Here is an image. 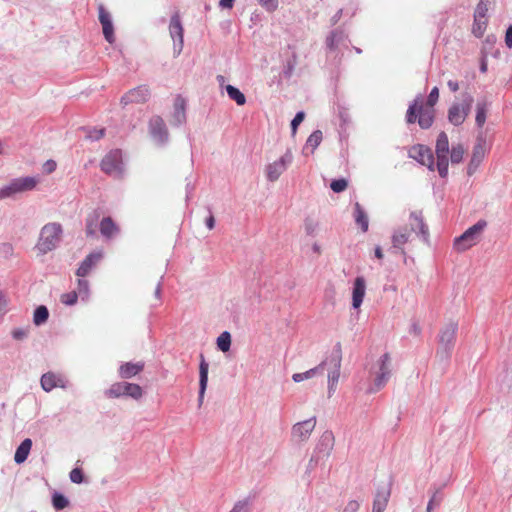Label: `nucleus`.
<instances>
[{
    "label": "nucleus",
    "mask_w": 512,
    "mask_h": 512,
    "mask_svg": "<svg viewBox=\"0 0 512 512\" xmlns=\"http://www.w3.org/2000/svg\"><path fill=\"white\" fill-rule=\"evenodd\" d=\"M409 224L410 229L400 227L395 230L392 235V248L394 250H400L401 254H404L403 246L409 241L411 232H418L425 242L428 241V226L425 224L420 211H412L410 213Z\"/></svg>",
    "instance_id": "obj_1"
},
{
    "label": "nucleus",
    "mask_w": 512,
    "mask_h": 512,
    "mask_svg": "<svg viewBox=\"0 0 512 512\" xmlns=\"http://www.w3.org/2000/svg\"><path fill=\"white\" fill-rule=\"evenodd\" d=\"M63 229L60 223L51 222L45 224L41 230L35 245V250L39 255H45L55 250L61 243Z\"/></svg>",
    "instance_id": "obj_2"
},
{
    "label": "nucleus",
    "mask_w": 512,
    "mask_h": 512,
    "mask_svg": "<svg viewBox=\"0 0 512 512\" xmlns=\"http://www.w3.org/2000/svg\"><path fill=\"white\" fill-rule=\"evenodd\" d=\"M458 325L455 322L446 324L438 335V348L436 357L441 361H448L455 346Z\"/></svg>",
    "instance_id": "obj_3"
},
{
    "label": "nucleus",
    "mask_w": 512,
    "mask_h": 512,
    "mask_svg": "<svg viewBox=\"0 0 512 512\" xmlns=\"http://www.w3.org/2000/svg\"><path fill=\"white\" fill-rule=\"evenodd\" d=\"M406 121L413 124L416 121L422 129H428L434 122L433 108L424 107L421 103V97L418 96L408 107Z\"/></svg>",
    "instance_id": "obj_4"
},
{
    "label": "nucleus",
    "mask_w": 512,
    "mask_h": 512,
    "mask_svg": "<svg viewBox=\"0 0 512 512\" xmlns=\"http://www.w3.org/2000/svg\"><path fill=\"white\" fill-rule=\"evenodd\" d=\"M341 360V345L340 343H337L331 355L324 360L328 362V365L326 366L328 371V397H331L336 391V386L340 377Z\"/></svg>",
    "instance_id": "obj_5"
},
{
    "label": "nucleus",
    "mask_w": 512,
    "mask_h": 512,
    "mask_svg": "<svg viewBox=\"0 0 512 512\" xmlns=\"http://www.w3.org/2000/svg\"><path fill=\"white\" fill-rule=\"evenodd\" d=\"M487 223L484 220H479L477 223L469 227L463 234L454 240V248L459 251H465L475 245Z\"/></svg>",
    "instance_id": "obj_6"
},
{
    "label": "nucleus",
    "mask_w": 512,
    "mask_h": 512,
    "mask_svg": "<svg viewBox=\"0 0 512 512\" xmlns=\"http://www.w3.org/2000/svg\"><path fill=\"white\" fill-rule=\"evenodd\" d=\"M377 370L374 372L375 378L373 385L368 389L369 393H375L381 390L391 376V363L388 353L383 354L376 363Z\"/></svg>",
    "instance_id": "obj_7"
},
{
    "label": "nucleus",
    "mask_w": 512,
    "mask_h": 512,
    "mask_svg": "<svg viewBox=\"0 0 512 512\" xmlns=\"http://www.w3.org/2000/svg\"><path fill=\"white\" fill-rule=\"evenodd\" d=\"M37 179L34 177L15 178L8 185L0 188V200L12 197L17 193L35 188Z\"/></svg>",
    "instance_id": "obj_8"
},
{
    "label": "nucleus",
    "mask_w": 512,
    "mask_h": 512,
    "mask_svg": "<svg viewBox=\"0 0 512 512\" xmlns=\"http://www.w3.org/2000/svg\"><path fill=\"white\" fill-rule=\"evenodd\" d=\"M101 170L107 175L120 178L123 174L122 153L119 149L111 150L101 161Z\"/></svg>",
    "instance_id": "obj_9"
},
{
    "label": "nucleus",
    "mask_w": 512,
    "mask_h": 512,
    "mask_svg": "<svg viewBox=\"0 0 512 512\" xmlns=\"http://www.w3.org/2000/svg\"><path fill=\"white\" fill-rule=\"evenodd\" d=\"M109 398H119L121 396H129L135 400L142 397V388L135 383L118 382L111 385V387L105 392Z\"/></svg>",
    "instance_id": "obj_10"
},
{
    "label": "nucleus",
    "mask_w": 512,
    "mask_h": 512,
    "mask_svg": "<svg viewBox=\"0 0 512 512\" xmlns=\"http://www.w3.org/2000/svg\"><path fill=\"white\" fill-rule=\"evenodd\" d=\"M293 161V154L287 150L278 160L270 163L265 168L266 178L270 182H275L287 170Z\"/></svg>",
    "instance_id": "obj_11"
},
{
    "label": "nucleus",
    "mask_w": 512,
    "mask_h": 512,
    "mask_svg": "<svg viewBox=\"0 0 512 512\" xmlns=\"http://www.w3.org/2000/svg\"><path fill=\"white\" fill-rule=\"evenodd\" d=\"M148 129L151 138L157 145L164 146L168 143V129L164 120L160 116H153L149 120Z\"/></svg>",
    "instance_id": "obj_12"
},
{
    "label": "nucleus",
    "mask_w": 512,
    "mask_h": 512,
    "mask_svg": "<svg viewBox=\"0 0 512 512\" xmlns=\"http://www.w3.org/2000/svg\"><path fill=\"white\" fill-rule=\"evenodd\" d=\"M486 152V138L481 132L478 134L476 138V143L473 147L472 156L467 167V174L469 176L473 175L476 172V170L484 160Z\"/></svg>",
    "instance_id": "obj_13"
},
{
    "label": "nucleus",
    "mask_w": 512,
    "mask_h": 512,
    "mask_svg": "<svg viewBox=\"0 0 512 512\" xmlns=\"http://www.w3.org/2000/svg\"><path fill=\"white\" fill-rule=\"evenodd\" d=\"M169 33L173 40L174 56H179L184 45V29L178 13L172 15L169 23Z\"/></svg>",
    "instance_id": "obj_14"
},
{
    "label": "nucleus",
    "mask_w": 512,
    "mask_h": 512,
    "mask_svg": "<svg viewBox=\"0 0 512 512\" xmlns=\"http://www.w3.org/2000/svg\"><path fill=\"white\" fill-rule=\"evenodd\" d=\"M315 426V417L294 424L291 429L292 438L297 441H307Z\"/></svg>",
    "instance_id": "obj_15"
},
{
    "label": "nucleus",
    "mask_w": 512,
    "mask_h": 512,
    "mask_svg": "<svg viewBox=\"0 0 512 512\" xmlns=\"http://www.w3.org/2000/svg\"><path fill=\"white\" fill-rule=\"evenodd\" d=\"M409 156L420 164L427 166L429 170H434V157L430 148L424 145L413 146L409 152Z\"/></svg>",
    "instance_id": "obj_16"
},
{
    "label": "nucleus",
    "mask_w": 512,
    "mask_h": 512,
    "mask_svg": "<svg viewBox=\"0 0 512 512\" xmlns=\"http://www.w3.org/2000/svg\"><path fill=\"white\" fill-rule=\"evenodd\" d=\"M391 495V482H386L377 487L372 512H384Z\"/></svg>",
    "instance_id": "obj_17"
},
{
    "label": "nucleus",
    "mask_w": 512,
    "mask_h": 512,
    "mask_svg": "<svg viewBox=\"0 0 512 512\" xmlns=\"http://www.w3.org/2000/svg\"><path fill=\"white\" fill-rule=\"evenodd\" d=\"M150 97V91L146 85H140L131 89L121 98V103L126 106L130 103H144Z\"/></svg>",
    "instance_id": "obj_18"
},
{
    "label": "nucleus",
    "mask_w": 512,
    "mask_h": 512,
    "mask_svg": "<svg viewBox=\"0 0 512 512\" xmlns=\"http://www.w3.org/2000/svg\"><path fill=\"white\" fill-rule=\"evenodd\" d=\"M334 446V435L331 431H325L316 445L314 455L321 458L329 457Z\"/></svg>",
    "instance_id": "obj_19"
},
{
    "label": "nucleus",
    "mask_w": 512,
    "mask_h": 512,
    "mask_svg": "<svg viewBox=\"0 0 512 512\" xmlns=\"http://www.w3.org/2000/svg\"><path fill=\"white\" fill-rule=\"evenodd\" d=\"M99 12V21L102 25L104 38L109 42L113 43L115 41L114 36V27L110 13L100 5L98 8Z\"/></svg>",
    "instance_id": "obj_20"
},
{
    "label": "nucleus",
    "mask_w": 512,
    "mask_h": 512,
    "mask_svg": "<svg viewBox=\"0 0 512 512\" xmlns=\"http://www.w3.org/2000/svg\"><path fill=\"white\" fill-rule=\"evenodd\" d=\"M186 122V100L178 95L174 100L171 125L180 126Z\"/></svg>",
    "instance_id": "obj_21"
},
{
    "label": "nucleus",
    "mask_w": 512,
    "mask_h": 512,
    "mask_svg": "<svg viewBox=\"0 0 512 512\" xmlns=\"http://www.w3.org/2000/svg\"><path fill=\"white\" fill-rule=\"evenodd\" d=\"M102 257L103 254L100 251L87 255L78 267L76 275L80 278L87 276L90 271L100 262Z\"/></svg>",
    "instance_id": "obj_22"
},
{
    "label": "nucleus",
    "mask_w": 512,
    "mask_h": 512,
    "mask_svg": "<svg viewBox=\"0 0 512 512\" xmlns=\"http://www.w3.org/2000/svg\"><path fill=\"white\" fill-rule=\"evenodd\" d=\"M347 34L342 28H336L330 32V34L326 37V48L329 51L337 50L340 45H344L347 40Z\"/></svg>",
    "instance_id": "obj_23"
},
{
    "label": "nucleus",
    "mask_w": 512,
    "mask_h": 512,
    "mask_svg": "<svg viewBox=\"0 0 512 512\" xmlns=\"http://www.w3.org/2000/svg\"><path fill=\"white\" fill-rule=\"evenodd\" d=\"M201 361L199 365V395H198V404L202 405L204 400L205 391L208 383V371L209 364L205 361L204 356L201 354Z\"/></svg>",
    "instance_id": "obj_24"
},
{
    "label": "nucleus",
    "mask_w": 512,
    "mask_h": 512,
    "mask_svg": "<svg viewBox=\"0 0 512 512\" xmlns=\"http://www.w3.org/2000/svg\"><path fill=\"white\" fill-rule=\"evenodd\" d=\"M366 291V282L364 277L358 276L354 280L353 290H352V306L354 309H357L361 306Z\"/></svg>",
    "instance_id": "obj_25"
},
{
    "label": "nucleus",
    "mask_w": 512,
    "mask_h": 512,
    "mask_svg": "<svg viewBox=\"0 0 512 512\" xmlns=\"http://www.w3.org/2000/svg\"><path fill=\"white\" fill-rule=\"evenodd\" d=\"M327 365H328V362L323 360L318 366H316L312 369H309L302 373L293 374L292 379L294 382L299 383L304 380L310 379L314 376L322 375L324 373V371L326 370Z\"/></svg>",
    "instance_id": "obj_26"
},
{
    "label": "nucleus",
    "mask_w": 512,
    "mask_h": 512,
    "mask_svg": "<svg viewBox=\"0 0 512 512\" xmlns=\"http://www.w3.org/2000/svg\"><path fill=\"white\" fill-rule=\"evenodd\" d=\"M144 368L143 362H127L120 366L119 375L123 379H129L140 373Z\"/></svg>",
    "instance_id": "obj_27"
},
{
    "label": "nucleus",
    "mask_w": 512,
    "mask_h": 512,
    "mask_svg": "<svg viewBox=\"0 0 512 512\" xmlns=\"http://www.w3.org/2000/svg\"><path fill=\"white\" fill-rule=\"evenodd\" d=\"M100 232L103 237L110 239L119 233L118 226L111 217H104L99 225Z\"/></svg>",
    "instance_id": "obj_28"
},
{
    "label": "nucleus",
    "mask_w": 512,
    "mask_h": 512,
    "mask_svg": "<svg viewBox=\"0 0 512 512\" xmlns=\"http://www.w3.org/2000/svg\"><path fill=\"white\" fill-rule=\"evenodd\" d=\"M31 447H32V440L30 438L24 439L15 451L14 461L17 464H21V463L25 462L29 455Z\"/></svg>",
    "instance_id": "obj_29"
},
{
    "label": "nucleus",
    "mask_w": 512,
    "mask_h": 512,
    "mask_svg": "<svg viewBox=\"0 0 512 512\" xmlns=\"http://www.w3.org/2000/svg\"><path fill=\"white\" fill-rule=\"evenodd\" d=\"M490 103L486 98L479 99L476 105V125L481 128L485 124L486 121V113L488 110Z\"/></svg>",
    "instance_id": "obj_30"
},
{
    "label": "nucleus",
    "mask_w": 512,
    "mask_h": 512,
    "mask_svg": "<svg viewBox=\"0 0 512 512\" xmlns=\"http://www.w3.org/2000/svg\"><path fill=\"white\" fill-rule=\"evenodd\" d=\"M466 119L465 113L458 103L453 104L448 110V120L455 126L461 125Z\"/></svg>",
    "instance_id": "obj_31"
},
{
    "label": "nucleus",
    "mask_w": 512,
    "mask_h": 512,
    "mask_svg": "<svg viewBox=\"0 0 512 512\" xmlns=\"http://www.w3.org/2000/svg\"><path fill=\"white\" fill-rule=\"evenodd\" d=\"M354 218L355 222L360 226L363 232L368 230V217L361 205L356 202L354 205Z\"/></svg>",
    "instance_id": "obj_32"
},
{
    "label": "nucleus",
    "mask_w": 512,
    "mask_h": 512,
    "mask_svg": "<svg viewBox=\"0 0 512 512\" xmlns=\"http://www.w3.org/2000/svg\"><path fill=\"white\" fill-rule=\"evenodd\" d=\"M225 90L229 96V98L237 103V105H244L246 103L245 95L235 86L226 85Z\"/></svg>",
    "instance_id": "obj_33"
},
{
    "label": "nucleus",
    "mask_w": 512,
    "mask_h": 512,
    "mask_svg": "<svg viewBox=\"0 0 512 512\" xmlns=\"http://www.w3.org/2000/svg\"><path fill=\"white\" fill-rule=\"evenodd\" d=\"M40 383L44 391L50 392L57 386V377L53 373H45L42 375Z\"/></svg>",
    "instance_id": "obj_34"
},
{
    "label": "nucleus",
    "mask_w": 512,
    "mask_h": 512,
    "mask_svg": "<svg viewBox=\"0 0 512 512\" xmlns=\"http://www.w3.org/2000/svg\"><path fill=\"white\" fill-rule=\"evenodd\" d=\"M99 213L97 211H93V213L89 214L86 218V227L85 231L87 236H94L96 234L97 222L99 220Z\"/></svg>",
    "instance_id": "obj_35"
},
{
    "label": "nucleus",
    "mask_w": 512,
    "mask_h": 512,
    "mask_svg": "<svg viewBox=\"0 0 512 512\" xmlns=\"http://www.w3.org/2000/svg\"><path fill=\"white\" fill-rule=\"evenodd\" d=\"M49 317V311L46 306L40 305L38 306L33 315V322L36 326H40L44 324Z\"/></svg>",
    "instance_id": "obj_36"
},
{
    "label": "nucleus",
    "mask_w": 512,
    "mask_h": 512,
    "mask_svg": "<svg viewBox=\"0 0 512 512\" xmlns=\"http://www.w3.org/2000/svg\"><path fill=\"white\" fill-rule=\"evenodd\" d=\"M436 154H443V155L449 154V140H448V136L445 132H441L438 135V138L436 141Z\"/></svg>",
    "instance_id": "obj_37"
},
{
    "label": "nucleus",
    "mask_w": 512,
    "mask_h": 512,
    "mask_svg": "<svg viewBox=\"0 0 512 512\" xmlns=\"http://www.w3.org/2000/svg\"><path fill=\"white\" fill-rule=\"evenodd\" d=\"M217 347L222 352H228L231 347V334L228 331L222 332L216 341Z\"/></svg>",
    "instance_id": "obj_38"
},
{
    "label": "nucleus",
    "mask_w": 512,
    "mask_h": 512,
    "mask_svg": "<svg viewBox=\"0 0 512 512\" xmlns=\"http://www.w3.org/2000/svg\"><path fill=\"white\" fill-rule=\"evenodd\" d=\"M486 27H487V19L486 17H476L474 16V23H473V28H472V32L473 34L477 37V38H480L483 36L485 30H486Z\"/></svg>",
    "instance_id": "obj_39"
},
{
    "label": "nucleus",
    "mask_w": 512,
    "mask_h": 512,
    "mask_svg": "<svg viewBox=\"0 0 512 512\" xmlns=\"http://www.w3.org/2000/svg\"><path fill=\"white\" fill-rule=\"evenodd\" d=\"M437 155V170L442 178H446L448 175V155L436 154Z\"/></svg>",
    "instance_id": "obj_40"
},
{
    "label": "nucleus",
    "mask_w": 512,
    "mask_h": 512,
    "mask_svg": "<svg viewBox=\"0 0 512 512\" xmlns=\"http://www.w3.org/2000/svg\"><path fill=\"white\" fill-rule=\"evenodd\" d=\"M69 504L68 499L61 493L55 492L52 495V505L56 510H63Z\"/></svg>",
    "instance_id": "obj_41"
},
{
    "label": "nucleus",
    "mask_w": 512,
    "mask_h": 512,
    "mask_svg": "<svg viewBox=\"0 0 512 512\" xmlns=\"http://www.w3.org/2000/svg\"><path fill=\"white\" fill-rule=\"evenodd\" d=\"M322 141V132L320 130H315L306 141V148L311 147V151L313 152Z\"/></svg>",
    "instance_id": "obj_42"
},
{
    "label": "nucleus",
    "mask_w": 512,
    "mask_h": 512,
    "mask_svg": "<svg viewBox=\"0 0 512 512\" xmlns=\"http://www.w3.org/2000/svg\"><path fill=\"white\" fill-rule=\"evenodd\" d=\"M82 301H87L89 298V282L85 279H79L77 290L75 291Z\"/></svg>",
    "instance_id": "obj_43"
},
{
    "label": "nucleus",
    "mask_w": 512,
    "mask_h": 512,
    "mask_svg": "<svg viewBox=\"0 0 512 512\" xmlns=\"http://www.w3.org/2000/svg\"><path fill=\"white\" fill-rule=\"evenodd\" d=\"M230 512H251V499L247 497L237 501Z\"/></svg>",
    "instance_id": "obj_44"
},
{
    "label": "nucleus",
    "mask_w": 512,
    "mask_h": 512,
    "mask_svg": "<svg viewBox=\"0 0 512 512\" xmlns=\"http://www.w3.org/2000/svg\"><path fill=\"white\" fill-rule=\"evenodd\" d=\"M473 96L469 93H464L462 95V102L459 104L461 107V110L463 113H465V116L467 117L471 111V107L473 104Z\"/></svg>",
    "instance_id": "obj_45"
},
{
    "label": "nucleus",
    "mask_w": 512,
    "mask_h": 512,
    "mask_svg": "<svg viewBox=\"0 0 512 512\" xmlns=\"http://www.w3.org/2000/svg\"><path fill=\"white\" fill-rule=\"evenodd\" d=\"M465 150L463 145L458 144L452 147L450 158L452 163H460L463 159Z\"/></svg>",
    "instance_id": "obj_46"
},
{
    "label": "nucleus",
    "mask_w": 512,
    "mask_h": 512,
    "mask_svg": "<svg viewBox=\"0 0 512 512\" xmlns=\"http://www.w3.org/2000/svg\"><path fill=\"white\" fill-rule=\"evenodd\" d=\"M490 4V0H480L476 6L474 16L476 17H486L488 12V7Z\"/></svg>",
    "instance_id": "obj_47"
},
{
    "label": "nucleus",
    "mask_w": 512,
    "mask_h": 512,
    "mask_svg": "<svg viewBox=\"0 0 512 512\" xmlns=\"http://www.w3.org/2000/svg\"><path fill=\"white\" fill-rule=\"evenodd\" d=\"M348 186V182L341 178V179H335L331 182L330 188L335 193L343 192Z\"/></svg>",
    "instance_id": "obj_48"
},
{
    "label": "nucleus",
    "mask_w": 512,
    "mask_h": 512,
    "mask_svg": "<svg viewBox=\"0 0 512 512\" xmlns=\"http://www.w3.org/2000/svg\"><path fill=\"white\" fill-rule=\"evenodd\" d=\"M441 501L442 495L439 493V491H435L427 504L426 512H431L434 507L440 505Z\"/></svg>",
    "instance_id": "obj_49"
},
{
    "label": "nucleus",
    "mask_w": 512,
    "mask_h": 512,
    "mask_svg": "<svg viewBox=\"0 0 512 512\" xmlns=\"http://www.w3.org/2000/svg\"><path fill=\"white\" fill-rule=\"evenodd\" d=\"M86 131V138L92 140V141H96V140H99L101 139L104 134H105V129L104 128H101V129H91V128H88V129H85Z\"/></svg>",
    "instance_id": "obj_50"
},
{
    "label": "nucleus",
    "mask_w": 512,
    "mask_h": 512,
    "mask_svg": "<svg viewBox=\"0 0 512 512\" xmlns=\"http://www.w3.org/2000/svg\"><path fill=\"white\" fill-rule=\"evenodd\" d=\"M304 228L307 235L314 236L318 230V223L313 219L307 218L304 223Z\"/></svg>",
    "instance_id": "obj_51"
},
{
    "label": "nucleus",
    "mask_w": 512,
    "mask_h": 512,
    "mask_svg": "<svg viewBox=\"0 0 512 512\" xmlns=\"http://www.w3.org/2000/svg\"><path fill=\"white\" fill-rule=\"evenodd\" d=\"M78 297L79 296L75 291L65 293L61 296V302L65 305L72 306L77 302Z\"/></svg>",
    "instance_id": "obj_52"
},
{
    "label": "nucleus",
    "mask_w": 512,
    "mask_h": 512,
    "mask_svg": "<svg viewBox=\"0 0 512 512\" xmlns=\"http://www.w3.org/2000/svg\"><path fill=\"white\" fill-rule=\"evenodd\" d=\"M258 3L267 11L274 12L278 8V0H257Z\"/></svg>",
    "instance_id": "obj_53"
},
{
    "label": "nucleus",
    "mask_w": 512,
    "mask_h": 512,
    "mask_svg": "<svg viewBox=\"0 0 512 512\" xmlns=\"http://www.w3.org/2000/svg\"><path fill=\"white\" fill-rule=\"evenodd\" d=\"M70 480L73 483L80 484L83 482V472L80 468H74L69 474Z\"/></svg>",
    "instance_id": "obj_54"
},
{
    "label": "nucleus",
    "mask_w": 512,
    "mask_h": 512,
    "mask_svg": "<svg viewBox=\"0 0 512 512\" xmlns=\"http://www.w3.org/2000/svg\"><path fill=\"white\" fill-rule=\"evenodd\" d=\"M438 98H439V90H438V88H437V87H434V88L431 90V92L429 93V95H428L426 105H427L429 108H433V107H434V105L437 103Z\"/></svg>",
    "instance_id": "obj_55"
},
{
    "label": "nucleus",
    "mask_w": 512,
    "mask_h": 512,
    "mask_svg": "<svg viewBox=\"0 0 512 512\" xmlns=\"http://www.w3.org/2000/svg\"><path fill=\"white\" fill-rule=\"evenodd\" d=\"M304 118H305V113L303 111L296 113L293 120L291 121V129H292L293 134L296 133L297 127L302 123Z\"/></svg>",
    "instance_id": "obj_56"
},
{
    "label": "nucleus",
    "mask_w": 512,
    "mask_h": 512,
    "mask_svg": "<svg viewBox=\"0 0 512 512\" xmlns=\"http://www.w3.org/2000/svg\"><path fill=\"white\" fill-rule=\"evenodd\" d=\"M29 334V327L27 328H16L12 331V337L15 340H23Z\"/></svg>",
    "instance_id": "obj_57"
},
{
    "label": "nucleus",
    "mask_w": 512,
    "mask_h": 512,
    "mask_svg": "<svg viewBox=\"0 0 512 512\" xmlns=\"http://www.w3.org/2000/svg\"><path fill=\"white\" fill-rule=\"evenodd\" d=\"M56 167H57V164H56V162L54 160H47L43 164V170L47 174H50V173L54 172Z\"/></svg>",
    "instance_id": "obj_58"
},
{
    "label": "nucleus",
    "mask_w": 512,
    "mask_h": 512,
    "mask_svg": "<svg viewBox=\"0 0 512 512\" xmlns=\"http://www.w3.org/2000/svg\"><path fill=\"white\" fill-rule=\"evenodd\" d=\"M360 507V504L356 500H351L347 503L343 512H356Z\"/></svg>",
    "instance_id": "obj_59"
},
{
    "label": "nucleus",
    "mask_w": 512,
    "mask_h": 512,
    "mask_svg": "<svg viewBox=\"0 0 512 512\" xmlns=\"http://www.w3.org/2000/svg\"><path fill=\"white\" fill-rule=\"evenodd\" d=\"M505 44L508 48H512V25H510L506 30Z\"/></svg>",
    "instance_id": "obj_60"
},
{
    "label": "nucleus",
    "mask_w": 512,
    "mask_h": 512,
    "mask_svg": "<svg viewBox=\"0 0 512 512\" xmlns=\"http://www.w3.org/2000/svg\"><path fill=\"white\" fill-rule=\"evenodd\" d=\"M319 460L320 458L313 454L307 465V472H310L312 469H314Z\"/></svg>",
    "instance_id": "obj_61"
},
{
    "label": "nucleus",
    "mask_w": 512,
    "mask_h": 512,
    "mask_svg": "<svg viewBox=\"0 0 512 512\" xmlns=\"http://www.w3.org/2000/svg\"><path fill=\"white\" fill-rule=\"evenodd\" d=\"M409 332H410L411 334H414V335H416V336H419V335L421 334V327L419 326V324H418V323L413 322V323L411 324V326H410V330H409Z\"/></svg>",
    "instance_id": "obj_62"
},
{
    "label": "nucleus",
    "mask_w": 512,
    "mask_h": 512,
    "mask_svg": "<svg viewBox=\"0 0 512 512\" xmlns=\"http://www.w3.org/2000/svg\"><path fill=\"white\" fill-rule=\"evenodd\" d=\"M235 0H220L219 6L223 9H231Z\"/></svg>",
    "instance_id": "obj_63"
},
{
    "label": "nucleus",
    "mask_w": 512,
    "mask_h": 512,
    "mask_svg": "<svg viewBox=\"0 0 512 512\" xmlns=\"http://www.w3.org/2000/svg\"><path fill=\"white\" fill-rule=\"evenodd\" d=\"M7 301L5 297L0 293V317L6 312Z\"/></svg>",
    "instance_id": "obj_64"
}]
</instances>
